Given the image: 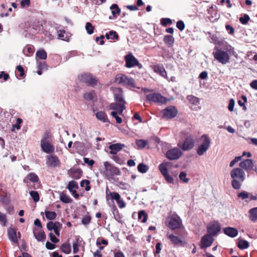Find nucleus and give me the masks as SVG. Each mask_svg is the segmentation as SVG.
Returning a JSON list of instances; mask_svg holds the SVG:
<instances>
[{
  "label": "nucleus",
  "instance_id": "35",
  "mask_svg": "<svg viewBox=\"0 0 257 257\" xmlns=\"http://www.w3.org/2000/svg\"><path fill=\"white\" fill-rule=\"evenodd\" d=\"M138 218L143 223H145L147 220L148 215L144 210H141L139 212Z\"/></svg>",
  "mask_w": 257,
  "mask_h": 257
},
{
  "label": "nucleus",
  "instance_id": "45",
  "mask_svg": "<svg viewBox=\"0 0 257 257\" xmlns=\"http://www.w3.org/2000/svg\"><path fill=\"white\" fill-rule=\"evenodd\" d=\"M58 225L61 226V224L59 222L54 223L52 221H50L47 224V228L49 230H52L54 229Z\"/></svg>",
  "mask_w": 257,
  "mask_h": 257
},
{
  "label": "nucleus",
  "instance_id": "20",
  "mask_svg": "<svg viewBox=\"0 0 257 257\" xmlns=\"http://www.w3.org/2000/svg\"><path fill=\"white\" fill-rule=\"evenodd\" d=\"M109 195L112 200L116 201L119 208H123L125 206V202L121 198L120 195L118 193L115 192H110Z\"/></svg>",
  "mask_w": 257,
  "mask_h": 257
},
{
  "label": "nucleus",
  "instance_id": "40",
  "mask_svg": "<svg viewBox=\"0 0 257 257\" xmlns=\"http://www.w3.org/2000/svg\"><path fill=\"white\" fill-rule=\"evenodd\" d=\"M78 187V184L75 181H70L67 186V188L69 191H72V190H74V189H77Z\"/></svg>",
  "mask_w": 257,
  "mask_h": 257
},
{
  "label": "nucleus",
  "instance_id": "63",
  "mask_svg": "<svg viewBox=\"0 0 257 257\" xmlns=\"http://www.w3.org/2000/svg\"><path fill=\"white\" fill-rule=\"evenodd\" d=\"M83 161L85 164H87L90 167H92L94 164V161L93 160H89V159L87 158H84Z\"/></svg>",
  "mask_w": 257,
  "mask_h": 257
},
{
  "label": "nucleus",
  "instance_id": "25",
  "mask_svg": "<svg viewBox=\"0 0 257 257\" xmlns=\"http://www.w3.org/2000/svg\"><path fill=\"white\" fill-rule=\"evenodd\" d=\"M223 232L225 234L231 237H234L238 234V231L236 229L230 227L224 228Z\"/></svg>",
  "mask_w": 257,
  "mask_h": 257
},
{
  "label": "nucleus",
  "instance_id": "38",
  "mask_svg": "<svg viewBox=\"0 0 257 257\" xmlns=\"http://www.w3.org/2000/svg\"><path fill=\"white\" fill-rule=\"evenodd\" d=\"M105 37L107 39H111V40H117L118 39V35L116 32L115 31H110L109 33H106L105 35Z\"/></svg>",
  "mask_w": 257,
  "mask_h": 257
},
{
  "label": "nucleus",
  "instance_id": "28",
  "mask_svg": "<svg viewBox=\"0 0 257 257\" xmlns=\"http://www.w3.org/2000/svg\"><path fill=\"white\" fill-rule=\"evenodd\" d=\"M95 116L98 120L103 122H108L107 115L104 111H99L95 113Z\"/></svg>",
  "mask_w": 257,
  "mask_h": 257
},
{
  "label": "nucleus",
  "instance_id": "19",
  "mask_svg": "<svg viewBox=\"0 0 257 257\" xmlns=\"http://www.w3.org/2000/svg\"><path fill=\"white\" fill-rule=\"evenodd\" d=\"M47 164L51 167L59 166L60 165L59 158L54 155H49L47 156Z\"/></svg>",
  "mask_w": 257,
  "mask_h": 257
},
{
  "label": "nucleus",
  "instance_id": "13",
  "mask_svg": "<svg viewBox=\"0 0 257 257\" xmlns=\"http://www.w3.org/2000/svg\"><path fill=\"white\" fill-rule=\"evenodd\" d=\"M125 66L127 68H131L140 65L138 60L132 54H128L125 56Z\"/></svg>",
  "mask_w": 257,
  "mask_h": 257
},
{
  "label": "nucleus",
  "instance_id": "3",
  "mask_svg": "<svg viewBox=\"0 0 257 257\" xmlns=\"http://www.w3.org/2000/svg\"><path fill=\"white\" fill-rule=\"evenodd\" d=\"M169 166V163L168 162H164L159 166V169L162 175L165 178L167 183L170 184L174 183V177H176L177 173L176 172H172V175H170L168 170V167Z\"/></svg>",
  "mask_w": 257,
  "mask_h": 257
},
{
  "label": "nucleus",
  "instance_id": "54",
  "mask_svg": "<svg viewBox=\"0 0 257 257\" xmlns=\"http://www.w3.org/2000/svg\"><path fill=\"white\" fill-rule=\"evenodd\" d=\"M187 174L184 171H182L180 173L179 177L180 180L183 181V182L187 183L189 181V179L186 177Z\"/></svg>",
  "mask_w": 257,
  "mask_h": 257
},
{
  "label": "nucleus",
  "instance_id": "32",
  "mask_svg": "<svg viewBox=\"0 0 257 257\" xmlns=\"http://www.w3.org/2000/svg\"><path fill=\"white\" fill-rule=\"evenodd\" d=\"M237 246L241 249H246L249 246V243L245 240H239L237 243Z\"/></svg>",
  "mask_w": 257,
  "mask_h": 257
},
{
  "label": "nucleus",
  "instance_id": "22",
  "mask_svg": "<svg viewBox=\"0 0 257 257\" xmlns=\"http://www.w3.org/2000/svg\"><path fill=\"white\" fill-rule=\"evenodd\" d=\"M68 174L71 178L78 179L81 177L82 171L80 169L72 168L68 170Z\"/></svg>",
  "mask_w": 257,
  "mask_h": 257
},
{
  "label": "nucleus",
  "instance_id": "49",
  "mask_svg": "<svg viewBox=\"0 0 257 257\" xmlns=\"http://www.w3.org/2000/svg\"><path fill=\"white\" fill-rule=\"evenodd\" d=\"M30 194L35 202H37L39 200V195L37 191H32L30 192Z\"/></svg>",
  "mask_w": 257,
  "mask_h": 257
},
{
  "label": "nucleus",
  "instance_id": "18",
  "mask_svg": "<svg viewBox=\"0 0 257 257\" xmlns=\"http://www.w3.org/2000/svg\"><path fill=\"white\" fill-rule=\"evenodd\" d=\"M154 71L157 74L160 75L162 77L165 78L167 80H169L167 74V72L165 70L164 66L162 64H157L153 66Z\"/></svg>",
  "mask_w": 257,
  "mask_h": 257
},
{
  "label": "nucleus",
  "instance_id": "60",
  "mask_svg": "<svg viewBox=\"0 0 257 257\" xmlns=\"http://www.w3.org/2000/svg\"><path fill=\"white\" fill-rule=\"evenodd\" d=\"M235 101L233 99H230L229 100V104L228 105V109L230 111H232L233 110L234 106Z\"/></svg>",
  "mask_w": 257,
  "mask_h": 257
},
{
  "label": "nucleus",
  "instance_id": "5",
  "mask_svg": "<svg viewBox=\"0 0 257 257\" xmlns=\"http://www.w3.org/2000/svg\"><path fill=\"white\" fill-rule=\"evenodd\" d=\"M115 82L127 88L136 87L134 79L122 74H119L116 76Z\"/></svg>",
  "mask_w": 257,
  "mask_h": 257
},
{
  "label": "nucleus",
  "instance_id": "59",
  "mask_svg": "<svg viewBox=\"0 0 257 257\" xmlns=\"http://www.w3.org/2000/svg\"><path fill=\"white\" fill-rule=\"evenodd\" d=\"M241 158L242 156L236 157L233 160L230 162L229 164V167H233L236 163L239 162L241 160Z\"/></svg>",
  "mask_w": 257,
  "mask_h": 257
},
{
  "label": "nucleus",
  "instance_id": "14",
  "mask_svg": "<svg viewBox=\"0 0 257 257\" xmlns=\"http://www.w3.org/2000/svg\"><path fill=\"white\" fill-rule=\"evenodd\" d=\"M213 241L214 239L212 235L210 234L204 235L201 240L200 244L201 248L203 249L211 246Z\"/></svg>",
  "mask_w": 257,
  "mask_h": 257
},
{
  "label": "nucleus",
  "instance_id": "4",
  "mask_svg": "<svg viewBox=\"0 0 257 257\" xmlns=\"http://www.w3.org/2000/svg\"><path fill=\"white\" fill-rule=\"evenodd\" d=\"M201 144L197 150L199 156L203 155L208 150L211 144V140L207 135H203L200 139Z\"/></svg>",
  "mask_w": 257,
  "mask_h": 257
},
{
  "label": "nucleus",
  "instance_id": "46",
  "mask_svg": "<svg viewBox=\"0 0 257 257\" xmlns=\"http://www.w3.org/2000/svg\"><path fill=\"white\" fill-rule=\"evenodd\" d=\"M60 200L65 203H71L72 199L67 195L62 194L60 197Z\"/></svg>",
  "mask_w": 257,
  "mask_h": 257
},
{
  "label": "nucleus",
  "instance_id": "23",
  "mask_svg": "<svg viewBox=\"0 0 257 257\" xmlns=\"http://www.w3.org/2000/svg\"><path fill=\"white\" fill-rule=\"evenodd\" d=\"M109 109L116 111L119 114H122L123 111L125 109V106H123L122 104L120 105L118 103L114 102L111 103L109 105Z\"/></svg>",
  "mask_w": 257,
  "mask_h": 257
},
{
  "label": "nucleus",
  "instance_id": "50",
  "mask_svg": "<svg viewBox=\"0 0 257 257\" xmlns=\"http://www.w3.org/2000/svg\"><path fill=\"white\" fill-rule=\"evenodd\" d=\"M249 16L247 14H244L242 17L239 18V21L242 24L245 25L249 21Z\"/></svg>",
  "mask_w": 257,
  "mask_h": 257
},
{
  "label": "nucleus",
  "instance_id": "53",
  "mask_svg": "<svg viewBox=\"0 0 257 257\" xmlns=\"http://www.w3.org/2000/svg\"><path fill=\"white\" fill-rule=\"evenodd\" d=\"M117 114H118V113H117V112L116 111H112L111 112V115L115 118V120H116V122L117 123H121L122 122V119L120 117L118 116L117 115Z\"/></svg>",
  "mask_w": 257,
  "mask_h": 257
},
{
  "label": "nucleus",
  "instance_id": "56",
  "mask_svg": "<svg viewBox=\"0 0 257 257\" xmlns=\"http://www.w3.org/2000/svg\"><path fill=\"white\" fill-rule=\"evenodd\" d=\"M94 93L93 91L85 93L84 94V98L88 100H91L93 98Z\"/></svg>",
  "mask_w": 257,
  "mask_h": 257
},
{
  "label": "nucleus",
  "instance_id": "42",
  "mask_svg": "<svg viewBox=\"0 0 257 257\" xmlns=\"http://www.w3.org/2000/svg\"><path fill=\"white\" fill-rule=\"evenodd\" d=\"M138 170L140 173H145L149 170V167L144 164L141 163L138 166Z\"/></svg>",
  "mask_w": 257,
  "mask_h": 257
},
{
  "label": "nucleus",
  "instance_id": "2",
  "mask_svg": "<svg viewBox=\"0 0 257 257\" xmlns=\"http://www.w3.org/2000/svg\"><path fill=\"white\" fill-rule=\"evenodd\" d=\"M103 171L102 172L105 178L110 180L113 179L114 176L121 175V172L119 169L108 162H103Z\"/></svg>",
  "mask_w": 257,
  "mask_h": 257
},
{
  "label": "nucleus",
  "instance_id": "51",
  "mask_svg": "<svg viewBox=\"0 0 257 257\" xmlns=\"http://www.w3.org/2000/svg\"><path fill=\"white\" fill-rule=\"evenodd\" d=\"M187 99L190 102L194 104H196L199 102V98L193 95L188 96Z\"/></svg>",
  "mask_w": 257,
  "mask_h": 257
},
{
  "label": "nucleus",
  "instance_id": "15",
  "mask_svg": "<svg viewBox=\"0 0 257 257\" xmlns=\"http://www.w3.org/2000/svg\"><path fill=\"white\" fill-rule=\"evenodd\" d=\"M195 144L194 138L191 136L187 137L184 140L182 146V149L183 151H188L192 149Z\"/></svg>",
  "mask_w": 257,
  "mask_h": 257
},
{
  "label": "nucleus",
  "instance_id": "41",
  "mask_svg": "<svg viewBox=\"0 0 257 257\" xmlns=\"http://www.w3.org/2000/svg\"><path fill=\"white\" fill-rule=\"evenodd\" d=\"M47 53L44 50H39L36 53V57L41 59L45 60L47 58Z\"/></svg>",
  "mask_w": 257,
  "mask_h": 257
},
{
  "label": "nucleus",
  "instance_id": "62",
  "mask_svg": "<svg viewBox=\"0 0 257 257\" xmlns=\"http://www.w3.org/2000/svg\"><path fill=\"white\" fill-rule=\"evenodd\" d=\"M90 217L89 216H85L83 217L82 220V223L84 225H87L90 221Z\"/></svg>",
  "mask_w": 257,
  "mask_h": 257
},
{
  "label": "nucleus",
  "instance_id": "11",
  "mask_svg": "<svg viewBox=\"0 0 257 257\" xmlns=\"http://www.w3.org/2000/svg\"><path fill=\"white\" fill-rule=\"evenodd\" d=\"M177 112V109L173 106H169L162 110L163 117L167 119L174 118L176 116Z\"/></svg>",
  "mask_w": 257,
  "mask_h": 257
},
{
  "label": "nucleus",
  "instance_id": "8",
  "mask_svg": "<svg viewBox=\"0 0 257 257\" xmlns=\"http://www.w3.org/2000/svg\"><path fill=\"white\" fill-rule=\"evenodd\" d=\"M182 155V151L177 147H175L168 150L166 154V157L170 160H177L179 159Z\"/></svg>",
  "mask_w": 257,
  "mask_h": 257
},
{
  "label": "nucleus",
  "instance_id": "55",
  "mask_svg": "<svg viewBox=\"0 0 257 257\" xmlns=\"http://www.w3.org/2000/svg\"><path fill=\"white\" fill-rule=\"evenodd\" d=\"M90 182L87 180H83L81 182V186L82 187H85V190L89 191L90 189V187L89 186Z\"/></svg>",
  "mask_w": 257,
  "mask_h": 257
},
{
  "label": "nucleus",
  "instance_id": "24",
  "mask_svg": "<svg viewBox=\"0 0 257 257\" xmlns=\"http://www.w3.org/2000/svg\"><path fill=\"white\" fill-rule=\"evenodd\" d=\"M8 235L10 240L15 243L18 242V236L16 231L12 227L8 229Z\"/></svg>",
  "mask_w": 257,
  "mask_h": 257
},
{
  "label": "nucleus",
  "instance_id": "47",
  "mask_svg": "<svg viewBox=\"0 0 257 257\" xmlns=\"http://www.w3.org/2000/svg\"><path fill=\"white\" fill-rule=\"evenodd\" d=\"M7 219L5 214L0 212V223L2 225L6 226L7 225Z\"/></svg>",
  "mask_w": 257,
  "mask_h": 257
},
{
  "label": "nucleus",
  "instance_id": "6",
  "mask_svg": "<svg viewBox=\"0 0 257 257\" xmlns=\"http://www.w3.org/2000/svg\"><path fill=\"white\" fill-rule=\"evenodd\" d=\"M213 55L214 58L222 64H226L230 62L229 53L221 49H217Z\"/></svg>",
  "mask_w": 257,
  "mask_h": 257
},
{
  "label": "nucleus",
  "instance_id": "61",
  "mask_svg": "<svg viewBox=\"0 0 257 257\" xmlns=\"http://www.w3.org/2000/svg\"><path fill=\"white\" fill-rule=\"evenodd\" d=\"M78 240H77L75 242L73 243V253H77L78 251Z\"/></svg>",
  "mask_w": 257,
  "mask_h": 257
},
{
  "label": "nucleus",
  "instance_id": "31",
  "mask_svg": "<svg viewBox=\"0 0 257 257\" xmlns=\"http://www.w3.org/2000/svg\"><path fill=\"white\" fill-rule=\"evenodd\" d=\"M249 218L251 221L257 220V207L251 209L249 211Z\"/></svg>",
  "mask_w": 257,
  "mask_h": 257
},
{
  "label": "nucleus",
  "instance_id": "12",
  "mask_svg": "<svg viewBox=\"0 0 257 257\" xmlns=\"http://www.w3.org/2000/svg\"><path fill=\"white\" fill-rule=\"evenodd\" d=\"M220 230V227L217 221L211 222L207 227V231L209 234L215 236L218 234Z\"/></svg>",
  "mask_w": 257,
  "mask_h": 257
},
{
  "label": "nucleus",
  "instance_id": "48",
  "mask_svg": "<svg viewBox=\"0 0 257 257\" xmlns=\"http://www.w3.org/2000/svg\"><path fill=\"white\" fill-rule=\"evenodd\" d=\"M94 27L92 26L91 23L87 22L86 24L85 29L87 33L89 35L93 34Z\"/></svg>",
  "mask_w": 257,
  "mask_h": 257
},
{
  "label": "nucleus",
  "instance_id": "33",
  "mask_svg": "<svg viewBox=\"0 0 257 257\" xmlns=\"http://www.w3.org/2000/svg\"><path fill=\"white\" fill-rule=\"evenodd\" d=\"M148 142L146 140L140 139L136 141V144L137 146L138 149H142L144 148L148 144Z\"/></svg>",
  "mask_w": 257,
  "mask_h": 257
},
{
  "label": "nucleus",
  "instance_id": "7",
  "mask_svg": "<svg viewBox=\"0 0 257 257\" xmlns=\"http://www.w3.org/2000/svg\"><path fill=\"white\" fill-rule=\"evenodd\" d=\"M41 148L42 150L47 153L51 154L54 152L55 148L48 141V135L45 134L41 140Z\"/></svg>",
  "mask_w": 257,
  "mask_h": 257
},
{
  "label": "nucleus",
  "instance_id": "9",
  "mask_svg": "<svg viewBox=\"0 0 257 257\" xmlns=\"http://www.w3.org/2000/svg\"><path fill=\"white\" fill-rule=\"evenodd\" d=\"M168 226L172 230L180 227L181 224L180 218L177 215H172L168 219Z\"/></svg>",
  "mask_w": 257,
  "mask_h": 257
},
{
  "label": "nucleus",
  "instance_id": "17",
  "mask_svg": "<svg viewBox=\"0 0 257 257\" xmlns=\"http://www.w3.org/2000/svg\"><path fill=\"white\" fill-rule=\"evenodd\" d=\"M239 166L243 170H244L246 172H248L253 170L254 166L252 160L251 159H247L241 161L239 163Z\"/></svg>",
  "mask_w": 257,
  "mask_h": 257
},
{
  "label": "nucleus",
  "instance_id": "64",
  "mask_svg": "<svg viewBox=\"0 0 257 257\" xmlns=\"http://www.w3.org/2000/svg\"><path fill=\"white\" fill-rule=\"evenodd\" d=\"M17 70L20 72V76L23 77L25 75L24 69L21 65H18L16 68Z\"/></svg>",
  "mask_w": 257,
  "mask_h": 257
},
{
  "label": "nucleus",
  "instance_id": "39",
  "mask_svg": "<svg viewBox=\"0 0 257 257\" xmlns=\"http://www.w3.org/2000/svg\"><path fill=\"white\" fill-rule=\"evenodd\" d=\"M61 250L66 253L69 254L71 252V246L68 243H63L61 246Z\"/></svg>",
  "mask_w": 257,
  "mask_h": 257
},
{
  "label": "nucleus",
  "instance_id": "57",
  "mask_svg": "<svg viewBox=\"0 0 257 257\" xmlns=\"http://www.w3.org/2000/svg\"><path fill=\"white\" fill-rule=\"evenodd\" d=\"M161 24L164 26H167L168 24H171L172 23V20L169 18H162L161 20Z\"/></svg>",
  "mask_w": 257,
  "mask_h": 257
},
{
  "label": "nucleus",
  "instance_id": "34",
  "mask_svg": "<svg viewBox=\"0 0 257 257\" xmlns=\"http://www.w3.org/2000/svg\"><path fill=\"white\" fill-rule=\"evenodd\" d=\"M168 237L171 240L172 243L177 244L182 242V241L179 237L175 236L174 234H170L168 236Z\"/></svg>",
  "mask_w": 257,
  "mask_h": 257
},
{
  "label": "nucleus",
  "instance_id": "52",
  "mask_svg": "<svg viewBox=\"0 0 257 257\" xmlns=\"http://www.w3.org/2000/svg\"><path fill=\"white\" fill-rule=\"evenodd\" d=\"M237 196L239 198L244 200L249 198V193L244 191L238 193Z\"/></svg>",
  "mask_w": 257,
  "mask_h": 257
},
{
  "label": "nucleus",
  "instance_id": "10",
  "mask_svg": "<svg viewBox=\"0 0 257 257\" xmlns=\"http://www.w3.org/2000/svg\"><path fill=\"white\" fill-rule=\"evenodd\" d=\"M146 98L148 101L155 103H164L167 101L166 98L158 93L149 94L147 95Z\"/></svg>",
  "mask_w": 257,
  "mask_h": 257
},
{
  "label": "nucleus",
  "instance_id": "44",
  "mask_svg": "<svg viewBox=\"0 0 257 257\" xmlns=\"http://www.w3.org/2000/svg\"><path fill=\"white\" fill-rule=\"evenodd\" d=\"M45 215L48 219L53 220L56 218L57 214L54 211H45Z\"/></svg>",
  "mask_w": 257,
  "mask_h": 257
},
{
  "label": "nucleus",
  "instance_id": "36",
  "mask_svg": "<svg viewBox=\"0 0 257 257\" xmlns=\"http://www.w3.org/2000/svg\"><path fill=\"white\" fill-rule=\"evenodd\" d=\"M23 53L27 56H30L33 53L34 49L33 47L31 46H26L23 49Z\"/></svg>",
  "mask_w": 257,
  "mask_h": 257
},
{
  "label": "nucleus",
  "instance_id": "1",
  "mask_svg": "<svg viewBox=\"0 0 257 257\" xmlns=\"http://www.w3.org/2000/svg\"><path fill=\"white\" fill-rule=\"evenodd\" d=\"M230 175L232 179L231 181L232 187L235 190L239 189L245 179V172L240 168H235L230 171Z\"/></svg>",
  "mask_w": 257,
  "mask_h": 257
},
{
  "label": "nucleus",
  "instance_id": "26",
  "mask_svg": "<svg viewBox=\"0 0 257 257\" xmlns=\"http://www.w3.org/2000/svg\"><path fill=\"white\" fill-rule=\"evenodd\" d=\"M34 235L38 241H43L45 239V233L39 229L35 228L33 230Z\"/></svg>",
  "mask_w": 257,
  "mask_h": 257
},
{
  "label": "nucleus",
  "instance_id": "30",
  "mask_svg": "<svg viewBox=\"0 0 257 257\" xmlns=\"http://www.w3.org/2000/svg\"><path fill=\"white\" fill-rule=\"evenodd\" d=\"M164 41L169 47H172L174 42V39L171 35H166L164 37Z\"/></svg>",
  "mask_w": 257,
  "mask_h": 257
},
{
  "label": "nucleus",
  "instance_id": "37",
  "mask_svg": "<svg viewBox=\"0 0 257 257\" xmlns=\"http://www.w3.org/2000/svg\"><path fill=\"white\" fill-rule=\"evenodd\" d=\"M57 36L59 39H60L62 40L68 41V36L66 34V32L64 30H60L58 31Z\"/></svg>",
  "mask_w": 257,
  "mask_h": 257
},
{
  "label": "nucleus",
  "instance_id": "58",
  "mask_svg": "<svg viewBox=\"0 0 257 257\" xmlns=\"http://www.w3.org/2000/svg\"><path fill=\"white\" fill-rule=\"evenodd\" d=\"M177 28L180 31H183L185 28V24L182 21H178L176 24Z\"/></svg>",
  "mask_w": 257,
  "mask_h": 257
},
{
  "label": "nucleus",
  "instance_id": "29",
  "mask_svg": "<svg viewBox=\"0 0 257 257\" xmlns=\"http://www.w3.org/2000/svg\"><path fill=\"white\" fill-rule=\"evenodd\" d=\"M114 99L115 100V103H118L120 105L122 104L123 106H125L126 102L124 99L122 94H121V93H119V94L115 93Z\"/></svg>",
  "mask_w": 257,
  "mask_h": 257
},
{
  "label": "nucleus",
  "instance_id": "21",
  "mask_svg": "<svg viewBox=\"0 0 257 257\" xmlns=\"http://www.w3.org/2000/svg\"><path fill=\"white\" fill-rule=\"evenodd\" d=\"M125 145L120 143H116L110 145L108 148L110 150V154L112 155H116L117 153L120 151Z\"/></svg>",
  "mask_w": 257,
  "mask_h": 257
},
{
  "label": "nucleus",
  "instance_id": "27",
  "mask_svg": "<svg viewBox=\"0 0 257 257\" xmlns=\"http://www.w3.org/2000/svg\"><path fill=\"white\" fill-rule=\"evenodd\" d=\"M110 9L111 10V14L114 19L116 18L120 14L121 10L116 4H112L110 7Z\"/></svg>",
  "mask_w": 257,
  "mask_h": 257
},
{
  "label": "nucleus",
  "instance_id": "43",
  "mask_svg": "<svg viewBox=\"0 0 257 257\" xmlns=\"http://www.w3.org/2000/svg\"><path fill=\"white\" fill-rule=\"evenodd\" d=\"M27 178L33 182H38L39 181V178L38 176L34 173L29 174L27 175Z\"/></svg>",
  "mask_w": 257,
  "mask_h": 257
},
{
  "label": "nucleus",
  "instance_id": "16",
  "mask_svg": "<svg viewBox=\"0 0 257 257\" xmlns=\"http://www.w3.org/2000/svg\"><path fill=\"white\" fill-rule=\"evenodd\" d=\"M78 79L80 81L86 83L90 85L94 84L96 82L92 76L88 73H82L78 76Z\"/></svg>",
  "mask_w": 257,
  "mask_h": 257
}]
</instances>
